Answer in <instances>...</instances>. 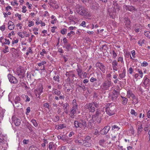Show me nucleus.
I'll return each mask as SVG.
<instances>
[{
    "instance_id": "2",
    "label": "nucleus",
    "mask_w": 150,
    "mask_h": 150,
    "mask_svg": "<svg viewBox=\"0 0 150 150\" xmlns=\"http://www.w3.org/2000/svg\"><path fill=\"white\" fill-rule=\"evenodd\" d=\"M106 112L107 114L110 116H111L115 114V107L112 106L109 104H107L105 108Z\"/></svg>"
},
{
    "instance_id": "20",
    "label": "nucleus",
    "mask_w": 150,
    "mask_h": 150,
    "mask_svg": "<svg viewBox=\"0 0 150 150\" xmlns=\"http://www.w3.org/2000/svg\"><path fill=\"white\" fill-rule=\"evenodd\" d=\"M48 147L50 150H56V148L53 143L50 142L49 143Z\"/></svg>"
},
{
    "instance_id": "4",
    "label": "nucleus",
    "mask_w": 150,
    "mask_h": 150,
    "mask_svg": "<svg viewBox=\"0 0 150 150\" xmlns=\"http://www.w3.org/2000/svg\"><path fill=\"white\" fill-rule=\"evenodd\" d=\"M120 92L115 90H114L112 92L111 96V99L113 101H116L117 100V98L119 95Z\"/></svg>"
},
{
    "instance_id": "47",
    "label": "nucleus",
    "mask_w": 150,
    "mask_h": 150,
    "mask_svg": "<svg viewBox=\"0 0 150 150\" xmlns=\"http://www.w3.org/2000/svg\"><path fill=\"white\" fill-rule=\"evenodd\" d=\"M78 142L79 144H80L83 145V144H84V141H83V140H78Z\"/></svg>"
},
{
    "instance_id": "42",
    "label": "nucleus",
    "mask_w": 150,
    "mask_h": 150,
    "mask_svg": "<svg viewBox=\"0 0 150 150\" xmlns=\"http://www.w3.org/2000/svg\"><path fill=\"white\" fill-rule=\"evenodd\" d=\"M66 76H68L69 77H71L72 78H73L74 77H75V76L74 74H66Z\"/></svg>"
},
{
    "instance_id": "35",
    "label": "nucleus",
    "mask_w": 150,
    "mask_h": 150,
    "mask_svg": "<svg viewBox=\"0 0 150 150\" xmlns=\"http://www.w3.org/2000/svg\"><path fill=\"white\" fill-rule=\"evenodd\" d=\"M59 75H57V76H55L53 77L55 81H57L58 82H59Z\"/></svg>"
},
{
    "instance_id": "61",
    "label": "nucleus",
    "mask_w": 150,
    "mask_h": 150,
    "mask_svg": "<svg viewBox=\"0 0 150 150\" xmlns=\"http://www.w3.org/2000/svg\"><path fill=\"white\" fill-rule=\"evenodd\" d=\"M63 41L64 43V44L68 43L67 42V40L66 38H64L63 39Z\"/></svg>"
},
{
    "instance_id": "32",
    "label": "nucleus",
    "mask_w": 150,
    "mask_h": 150,
    "mask_svg": "<svg viewBox=\"0 0 150 150\" xmlns=\"http://www.w3.org/2000/svg\"><path fill=\"white\" fill-rule=\"evenodd\" d=\"M96 119L97 122L98 123H100L101 121V116L100 115L99 117H98L95 118Z\"/></svg>"
},
{
    "instance_id": "24",
    "label": "nucleus",
    "mask_w": 150,
    "mask_h": 150,
    "mask_svg": "<svg viewBox=\"0 0 150 150\" xmlns=\"http://www.w3.org/2000/svg\"><path fill=\"white\" fill-rule=\"evenodd\" d=\"M54 92L53 93L54 94L57 95L58 96H60L61 93V92L60 91H58L57 89H54Z\"/></svg>"
},
{
    "instance_id": "63",
    "label": "nucleus",
    "mask_w": 150,
    "mask_h": 150,
    "mask_svg": "<svg viewBox=\"0 0 150 150\" xmlns=\"http://www.w3.org/2000/svg\"><path fill=\"white\" fill-rule=\"evenodd\" d=\"M26 7L25 6H23V8H22L23 10H22V12L23 13H25L26 12Z\"/></svg>"
},
{
    "instance_id": "11",
    "label": "nucleus",
    "mask_w": 150,
    "mask_h": 150,
    "mask_svg": "<svg viewBox=\"0 0 150 150\" xmlns=\"http://www.w3.org/2000/svg\"><path fill=\"white\" fill-rule=\"evenodd\" d=\"M112 64L113 70L116 71H117L118 70L117 68L118 63L117 61L115 60L113 61L112 63Z\"/></svg>"
},
{
    "instance_id": "40",
    "label": "nucleus",
    "mask_w": 150,
    "mask_h": 150,
    "mask_svg": "<svg viewBox=\"0 0 150 150\" xmlns=\"http://www.w3.org/2000/svg\"><path fill=\"white\" fill-rule=\"evenodd\" d=\"M58 129H61L64 127V124H60L58 125Z\"/></svg>"
},
{
    "instance_id": "23",
    "label": "nucleus",
    "mask_w": 150,
    "mask_h": 150,
    "mask_svg": "<svg viewBox=\"0 0 150 150\" xmlns=\"http://www.w3.org/2000/svg\"><path fill=\"white\" fill-rule=\"evenodd\" d=\"M143 129V127H142V124L138 125V133L140 134L141 132L142 131Z\"/></svg>"
},
{
    "instance_id": "53",
    "label": "nucleus",
    "mask_w": 150,
    "mask_h": 150,
    "mask_svg": "<svg viewBox=\"0 0 150 150\" xmlns=\"http://www.w3.org/2000/svg\"><path fill=\"white\" fill-rule=\"evenodd\" d=\"M18 35L20 37H21L22 38H23L24 37V35H23L22 33L21 32H19L18 33Z\"/></svg>"
},
{
    "instance_id": "1",
    "label": "nucleus",
    "mask_w": 150,
    "mask_h": 150,
    "mask_svg": "<svg viewBox=\"0 0 150 150\" xmlns=\"http://www.w3.org/2000/svg\"><path fill=\"white\" fill-rule=\"evenodd\" d=\"M25 70L23 67L19 66L16 70V74L20 79H23L25 76Z\"/></svg>"
},
{
    "instance_id": "49",
    "label": "nucleus",
    "mask_w": 150,
    "mask_h": 150,
    "mask_svg": "<svg viewBox=\"0 0 150 150\" xmlns=\"http://www.w3.org/2000/svg\"><path fill=\"white\" fill-rule=\"evenodd\" d=\"M133 103H134V104H137L138 103V99L137 98H136L135 99H134V100H133Z\"/></svg>"
},
{
    "instance_id": "56",
    "label": "nucleus",
    "mask_w": 150,
    "mask_h": 150,
    "mask_svg": "<svg viewBox=\"0 0 150 150\" xmlns=\"http://www.w3.org/2000/svg\"><path fill=\"white\" fill-rule=\"evenodd\" d=\"M29 142V140H27L26 139H24L23 140V144H28Z\"/></svg>"
},
{
    "instance_id": "38",
    "label": "nucleus",
    "mask_w": 150,
    "mask_h": 150,
    "mask_svg": "<svg viewBox=\"0 0 150 150\" xmlns=\"http://www.w3.org/2000/svg\"><path fill=\"white\" fill-rule=\"evenodd\" d=\"M46 63V62L45 61H42L40 63L38 64V65L39 66H41L42 65H44Z\"/></svg>"
},
{
    "instance_id": "3",
    "label": "nucleus",
    "mask_w": 150,
    "mask_h": 150,
    "mask_svg": "<svg viewBox=\"0 0 150 150\" xmlns=\"http://www.w3.org/2000/svg\"><path fill=\"white\" fill-rule=\"evenodd\" d=\"M74 127L76 128H81L83 127H86L87 125L85 120L82 119H81L79 121H75L74 123Z\"/></svg>"
},
{
    "instance_id": "46",
    "label": "nucleus",
    "mask_w": 150,
    "mask_h": 150,
    "mask_svg": "<svg viewBox=\"0 0 150 150\" xmlns=\"http://www.w3.org/2000/svg\"><path fill=\"white\" fill-rule=\"evenodd\" d=\"M8 49V47L7 46H5V50H4L3 51L4 53H5L6 52H9Z\"/></svg>"
},
{
    "instance_id": "30",
    "label": "nucleus",
    "mask_w": 150,
    "mask_h": 150,
    "mask_svg": "<svg viewBox=\"0 0 150 150\" xmlns=\"http://www.w3.org/2000/svg\"><path fill=\"white\" fill-rule=\"evenodd\" d=\"M144 34L146 37L150 38V32L145 31Z\"/></svg>"
},
{
    "instance_id": "58",
    "label": "nucleus",
    "mask_w": 150,
    "mask_h": 150,
    "mask_svg": "<svg viewBox=\"0 0 150 150\" xmlns=\"http://www.w3.org/2000/svg\"><path fill=\"white\" fill-rule=\"evenodd\" d=\"M85 24H86L85 22L84 21H83L80 25L81 26H83V27H84L86 26Z\"/></svg>"
},
{
    "instance_id": "41",
    "label": "nucleus",
    "mask_w": 150,
    "mask_h": 150,
    "mask_svg": "<svg viewBox=\"0 0 150 150\" xmlns=\"http://www.w3.org/2000/svg\"><path fill=\"white\" fill-rule=\"evenodd\" d=\"M27 127L28 128L30 132L33 131V130L31 128V126L30 125H26Z\"/></svg>"
},
{
    "instance_id": "7",
    "label": "nucleus",
    "mask_w": 150,
    "mask_h": 150,
    "mask_svg": "<svg viewBox=\"0 0 150 150\" xmlns=\"http://www.w3.org/2000/svg\"><path fill=\"white\" fill-rule=\"evenodd\" d=\"M8 77L9 81L13 83H17L18 82V80L15 77L13 76L11 74H9L8 75Z\"/></svg>"
},
{
    "instance_id": "50",
    "label": "nucleus",
    "mask_w": 150,
    "mask_h": 150,
    "mask_svg": "<svg viewBox=\"0 0 150 150\" xmlns=\"http://www.w3.org/2000/svg\"><path fill=\"white\" fill-rule=\"evenodd\" d=\"M91 139V137L89 136H88L86 137L84 139V140H85L86 141H90Z\"/></svg>"
},
{
    "instance_id": "8",
    "label": "nucleus",
    "mask_w": 150,
    "mask_h": 150,
    "mask_svg": "<svg viewBox=\"0 0 150 150\" xmlns=\"http://www.w3.org/2000/svg\"><path fill=\"white\" fill-rule=\"evenodd\" d=\"M93 105L92 103H87L86 104L85 108L88 109L90 112H93L95 110V108Z\"/></svg>"
},
{
    "instance_id": "36",
    "label": "nucleus",
    "mask_w": 150,
    "mask_h": 150,
    "mask_svg": "<svg viewBox=\"0 0 150 150\" xmlns=\"http://www.w3.org/2000/svg\"><path fill=\"white\" fill-rule=\"evenodd\" d=\"M5 42L4 43H3L2 45H3V44H5L8 45L10 44V42L9 40H7V39L5 38Z\"/></svg>"
},
{
    "instance_id": "14",
    "label": "nucleus",
    "mask_w": 150,
    "mask_h": 150,
    "mask_svg": "<svg viewBox=\"0 0 150 150\" xmlns=\"http://www.w3.org/2000/svg\"><path fill=\"white\" fill-rule=\"evenodd\" d=\"M21 100L19 96L16 97L14 100V102L16 107H18L19 105L20 101Z\"/></svg>"
},
{
    "instance_id": "9",
    "label": "nucleus",
    "mask_w": 150,
    "mask_h": 150,
    "mask_svg": "<svg viewBox=\"0 0 150 150\" xmlns=\"http://www.w3.org/2000/svg\"><path fill=\"white\" fill-rule=\"evenodd\" d=\"M110 128V127L109 126H107L102 129L100 132V133L101 134L104 135L106 134L109 131Z\"/></svg>"
},
{
    "instance_id": "39",
    "label": "nucleus",
    "mask_w": 150,
    "mask_h": 150,
    "mask_svg": "<svg viewBox=\"0 0 150 150\" xmlns=\"http://www.w3.org/2000/svg\"><path fill=\"white\" fill-rule=\"evenodd\" d=\"M137 71L141 75L140 77L142 78L143 76V73L141 70H140L139 69H137Z\"/></svg>"
},
{
    "instance_id": "26",
    "label": "nucleus",
    "mask_w": 150,
    "mask_h": 150,
    "mask_svg": "<svg viewBox=\"0 0 150 150\" xmlns=\"http://www.w3.org/2000/svg\"><path fill=\"white\" fill-rule=\"evenodd\" d=\"M28 150H39V149L37 147L34 146H31L29 147Z\"/></svg>"
},
{
    "instance_id": "28",
    "label": "nucleus",
    "mask_w": 150,
    "mask_h": 150,
    "mask_svg": "<svg viewBox=\"0 0 150 150\" xmlns=\"http://www.w3.org/2000/svg\"><path fill=\"white\" fill-rule=\"evenodd\" d=\"M62 106L64 107V110H66V111H67V110H68L67 108L69 106V104L68 103H66L64 104H62Z\"/></svg>"
},
{
    "instance_id": "29",
    "label": "nucleus",
    "mask_w": 150,
    "mask_h": 150,
    "mask_svg": "<svg viewBox=\"0 0 150 150\" xmlns=\"http://www.w3.org/2000/svg\"><path fill=\"white\" fill-rule=\"evenodd\" d=\"M121 97L123 99L122 102L124 103L127 104V99L124 97L121 96Z\"/></svg>"
},
{
    "instance_id": "44",
    "label": "nucleus",
    "mask_w": 150,
    "mask_h": 150,
    "mask_svg": "<svg viewBox=\"0 0 150 150\" xmlns=\"http://www.w3.org/2000/svg\"><path fill=\"white\" fill-rule=\"evenodd\" d=\"M148 64L146 62L144 61L143 62V63L141 64V65L142 66H144L146 67L147 66Z\"/></svg>"
},
{
    "instance_id": "25",
    "label": "nucleus",
    "mask_w": 150,
    "mask_h": 150,
    "mask_svg": "<svg viewBox=\"0 0 150 150\" xmlns=\"http://www.w3.org/2000/svg\"><path fill=\"white\" fill-rule=\"evenodd\" d=\"M93 104L94 106L96 108H98L99 105V103L98 101H94L92 103Z\"/></svg>"
},
{
    "instance_id": "18",
    "label": "nucleus",
    "mask_w": 150,
    "mask_h": 150,
    "mask_svg": "<svg viewBox=\"0 0 150 150\" xmlns=\"http://www.w3.org/2000/svg\"><path fill=\"white\" fill-rule=\"evenodd\" d=\"M120 129L119 126L117 125H114L112 126V129L114 131H118Z\"/></svg>"
},
{
    "instance_id": "19",
    "label": "nucleus",
    "mask_w": 150,
    "mask_h": 150,
    "mask_svg": "<svg viewBox=\"0 0 150 150\" xmlns=\"http://www.w3.org/2000/svg\"><path fill=\"white\" fill-rule=\"evenodd\" d=\"M11 23H13L11 21H9L8 22V25H9L8 26V28L10 30H13L14 28V24L12 25L11 24H10Z\"/></svg>"
},
{
    "instance_id": "52",
    "label": "nucleus",
    "mask_w": 150,
    "mask_h": 150,
    "mask_svg": "<svg viewBox=\"0 0 150 150\" xmlns=\"http://www.w3.org/2000/svg\"><path fill=\"white\" fill-rule=\"evenodd\" d=\"M113 57V58H115L117 56L116 53L115 52L114 50L112 51Z\"/></svg>"
},
{
    "instance_id": "43",
    "label": "nucleus",
    "mask_w": 150,
    "mask_h": 150,
    "mask_svg": "<svg viewBox=\"0 0 150 150\" xmlns=\"http://www.w3.org/2000/svg\"><path fill=\"white\" fill-rule=\"evenodd\" d=\"M67 30L65 28L62 29L61 31V33L63 35H64L65 34V32L67 31Z\"/></svg>"
},
{
    "instance_id": "5",
    "label": "nucleus",
    "mask_w": 150,
    "mask_h": 150,
    "mask_svg": "<svg viewBox=\"0 0 150 150\" xmlns=\"http://www.w3.org/2000/svg\"><path fill=\"white\" fill-rule=\"evenodd\" d=\"M76 11L78 13L82 16L86 15L87 13L84 8L81 5L79 6V8L77 9Z\"/></svg>"
},
{
    "instance_id": "6",
    "label": "nucleus",
    "mask_w": 150,
    "mask_h": 150,
    "mask_svg": "<svg viewBox=\"0 0 150 150\" xmlns=\"http://www.w3.org/2000/svg\"><path fill=\"white\" fill-rule=\"evenodd\" d=\"M96 66L98 67L103 73L105 72V67L102 63L98 62L96 64Z\"/></svg>"
},
{
    "instance_id": "13",
    "label": "nucleus",
    "mask_w": 150,
    "mask_h": 150,
    "mask_svg": "<svg viewBox=\"0 0 150 150\" xmlns=\"http://www.w3.org/2000/svg\"><path fill=\"white\" fill-rule=\"evenodd\" d=\"M13 121L14 124L16 126H18L20 125L21 123V120L18 118H16L15 120L13 119Z\"/></svg>"
},
{
    "instance_id": "16",
    "label": "nucleus",
    "mask_w": 150,
    "mask_h": 150,
    "mask_svg": "<svg viewBox=\"0 0 150 150\" xmlns=\"http://www.w3.org/2000/svg\"><path fill=\"white\" fill-rule=\"evenodd\" d=\"M77 106L73 105L70 111L71 113L75 114L76 112V110L77 109Z\"/></svg>"
},
{
    "instance_id": "34",
    "label": "nucleus",
    "mask_w": 150,
    "mask_h": 150,
    "mask_svg": "<svg viewBox=\"0 0 150 150\" xmlns=\"http://www.w3.org/2000/svg\"><path fill=\"white\" fill-rule=\"evenodd\" d=\"M83 145L86 147H89L91 146V144L89 142H84V144H83Z\"/></svg>"
},
{
    "instance_id": "33",
    "label": "nucleus",
    "mask_w": 150,
    "mask_h": 150,
    "mask_svg": "<svg viewBox=\"0 0 150 150\" xmlns=\"http://www.w3.org/2000/svg\"><path fill=\"white\" fill-rule=\"evenodd\" d=\"M149 81V79L147 80H144L143 83V84H144L146 86L148 85Z\"/></svg>"
},
{
    "instance_id": "45",
    "label": "nucleus",
    "mask_w": 150,
    "mask_h": 150,
    "mask_svg": "<svg viewBox=\"0 0 150 150\" xmlns=\"http://www.w3.org/2000/svg\"><path fill=\"white\" fill-rule=\"evenodd\" d=\"M5 26L4 25H3L2 26L0 27V29L2 31H4L5 29Z\"/></svg>"
},
{
    "instance_id": "31",
    "label": "nucleus",
    "mask_w": 150,
    "mask_h": 150,
    "mask_svg": "<svg viewBox=\"0 0 150 150\" xmlns=\"http://www.w3.org/2000/svg\"><path fill=\"white\" fill-rule=\"evenodd\" d=\"M31 122L33 123V125L35 127H36L38 126V124L35 120L33 119H32L31 120Z\"/></svg>"
},
{
    "instance_id": "51",
    "label": "nucleus",
    "mask_w": 150,
    "mask_h": 150,
    "mask_svg": "<svg viewBox=\"0 0 150 150\" xmlns=\"http://www.w3.org/2000/svg\"><path fill=\"white\" fill-rule=\"evenodd\" d=\"M105 142V141L103 139L100 140L99 141V143L100 145L102 144L104 142Z\"/></svg>"
},
{
    "instance_id": "64",
    "label": "nucleus",
    "mask_w": 150,
    "mask_h": 150,
    "mask_svg": "<svg viewBox=\"0 0 150 150\" xmlns=\"http://www.w3.org/2000/svg\"><path fill=\"white\" fill-rule=\"evenodd\" d=\"M72 103L73 104V105H76V106H77L76 100H73L72 101Z\"/></svg>"
},
{
    "instance_id": "59",
    "label": "nucleus",
    "mask_w": 150,
    "mask_h": 150,
    "mask_svg": "<svg viewBox=\"0 0 150 150\" xmlns=\"http://www.w3.org/2000/svg\"><path fill=\"white\" fill-rule=\"evenodd\" d=\"M125 57L127 58H128L129 57H131V54L129 52L126 53L125 54Z\"/></svg>"
},
{
    "instance_id": "21",
    "label": "nucleus",
    "mask_w": 150,
    "mask_h": 150,
    "mask_svg": "<svg viewBox=\"0 0 150 150\" xmlns=\"http://www.w3.org/2000/svg\"><path fill=\"white\" fill-rule=\"evenodd\" d=\"M77 88H79V91H81V90H83L84 91L85 90L86 88L84 86H81L79 85H77Z\"/></svg>"
},
{
    "instance_id": "15",
    "label": "nucleus",
    "mask_w": 150,
    "mask_h": 150,
    "mask_svg": "<svg viewBox=\"0 0 150 150\" xmlns=\"http://www.w3.org/2000/svg\"><path fill=\"white\" fill-rule=\"evenodd\" d=\"M100 111L98 109H97L95 114L92 115V118H95L97 117H99L100 116Z\"/></svg>"
},
{
    "instance_id": "17",
    "label": "nucleus",
    "mask_w": 150,
    "mask_h": 150,
    "mask_svg": "<svg viewBox=\"0 0 150 150\" xmlns=\"http://www.w3.org/2000/svg\"><path fill=\"white\" fill-rule=\"evenodd\" d=\"M64 47H65L67 51H69L70 49H72V47L71 44L69 43H68L65 44H64L63 46Z\"/></svg>"
},
{
    "instance_id": "48",
    "label": "nucleus",
    "mask_w": 150,
    "mask_h": 150,
    "mask_svg": "<svg viewBox=\"0 0 150 150\" xmlns=\"http://www.w3.org/2000/svg\"><path fill=\"white\" fill-rule=\"evenodd\" d=\"M61 138V139L63 141H66L67 140V138L65 135L62 136Z\"/></svg>"
},
{
    "instance_id": "10",
    "label": "nucleus",
    "mask_w": 150,
    "mask_h": 150,
    "mask_svg": "<svg viewBox=\"0 0 150 150\" xmlns=\"http://www.w3.org/2000/svg\"><path fill=\"white\" fill-rule=\"evenodd\" d=\"M103 85L104 88L109 87L111 85V82L109 80L105 81L103 82Z\"/></svg>"
},
{
    "instance_id": "54",
    "label": "nucleus",
    "mask_w": 150,
    "mask_h": 150,
    "mask_svg": "<svg viewBox=\"0 0 150 150\" xmlns=\"http://www.w3.org/2000/svg\"><path fill=\"white\" fill-rule=\"evenodd\" d=\"M15 16H17L19 20H21V14H19L18 13H16Z\"/></svg>"
},
{
    "instance_id": "27",
    "label": "nucleus",
    "mask_w": 150,
    "mask_h": 150,
    "mask_svg": "<svg viewBox=\"0 0 150 150\" xmlns=\"http://www.w3.org/2000/svg\"><path fill=\"white\" fill-rule=\"evenodd\" d=\"M127 95L128 97L129 96V98L130 97L134 96V94L132 93V92L130 91H127Z\"/></svg>"
},
{
    "instance_id": "55",
    "label": "nucleus",
    "mask_w": 150,
    "mask_h": 150,
    "mask_svg": "<svg viewBox=\"0 0 150 150\" xmlns=\"http://www.w3.org/2000/svg\"><path fill=\"white\" fill-rule=\"evenodd\" d=\"M119 76L120 77L121 79H122V78H124L125 76V75L121 73V74H119Z\"/></svg>"
},
{
    "instance_id": "60",
    "label": "nucleus",
    "mask_w": 150,
    "mask_h": 150,
    "mask_svg": "<svg viewBox=\"0 0 150 150\" xmlns=\"http://www.w3.org/2000/svg\"><path fill=\"white\" fill-rule=\"evenodd\" d=\"M96 79L93 77H92L90 79V81L92 82H93L95 81H96Z\"/></svg>"
},
{
    "instance_id": "62",
    "label": "nucleus",
    "mask_w": 150,
    "mask_h": 150,
    "mask_svg": "<svg viewBox=\"0 0 150 150\" xmlns=\"http://www.w3.org/2000/svg\"><path fill=\"white\" fill-rule=\"evenodd\" d=\"M29 23H30V24L28 25V26L29 27H31V26H32L33 25H34V22L33 21H31L30 22L29 21Z\"/></svg>"
},
{
    "instance_id": "37",
    "label": "nucleus",
    "mask_w": 150,
    "mask_h": 150,
    "mask_svg": "<svg viewBox=\"0 0 150 150\" xmlns=\"http://www.w3.org/2000/svg\"><path fill=\"white\" fill-rule=\"evenodd\" d=\"M131 113L132 115H133L135 116H137V113L135 112V110L133 109L131 110Z\"/></svg>"
},
{
    "instance_id": "12",
    "label": "nucleus",
    "mask_w": 150,
    "mask_h": 150,
    "mask_svg": "<svg viewBox=\"0 0 150 150\" xmlns=\"http://www.w3.org/2000/svg\"><path fill=\"white\" fill-rule=\"evenodd\" d=\"M125 8L126 10H128L130 11H136V9H135V7L132 6H126L125 7Z\"/></svg>"
},
{
    "instance_id": "22",
    "label": "nucleus",
    "mask_w": 150,
    "mask_h": 150,
    "mask_svg": "<svg viewBox=\"0 0 150 150\" xmlns=\"http://www.w3.org/2000/svg\"><path fill=\"white\" fill-rule=\"evenodd\" d=\"M76 71L78 73V75L81 76L82 74V70L80 69L79 68H78L77 69H76Z\"/></svg>"
},
{
    "instance_id": "57",
    "label": "nucleus",
    "mask_w": 150,
    "mask_h": 150,
    "mask_svg": "<svg viewBox=\"0 0 150 150\" xmlns=\"http://www.w3.org/2000/svg\"><path fill=\"white\" fill-rule=\"evenodd\" d=\"M129 73L130 74H132L133 71V69L132 68V67H130L129 69Z\"/></svg>"
}]
</instances>
